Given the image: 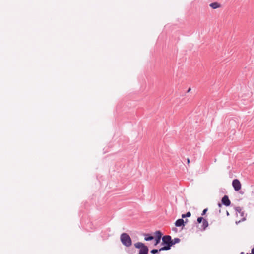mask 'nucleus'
<instances>
[{
  "label": "nucleus",
  "instance_id": "1",
  "mask_svg": "<svg viewBox=\"0 0 254 254\" xmlns=\"http://www.w3.org/2000/svg\"><path fill=\"white\" fill-rule=\"evenodd\" d=\"M120 239L122 243L125 246L129 247L132 245L131 239L128 234L124 233L121 234Z\"/></svg>",
  "mask_w": 254,
  "mask_h": 254
},
{
  "label": "nucleus",
  "instance_id": "2",
  "mask_svg": "<svg viewBox=\"0 0 254 254\" xmlns=\"http://www.w3.org/2000/svg\"><path fill=\"white\" fill-rule=\"evenodd\" d=\"M134 247L136 248L140 249L139 254H148V248L143 243L137 242L134 244Z\"/></svg>",
  "mask_w": 254,
  "mask_h": 254
},
{
  "label": "nucleus",
  "instance_id": "3",
  "mask_svg": "<svg viewBox=\"0 0 254 254\" xmlns=\"http://www.w3.org/2000/svg\"><path fill=\"white\" fill-rule=\"evenodd\" d=\"M180 241V239L178 238H174L173 240H171V243L169 246H164L161 248L159 251L168 250L170 249L171 247L176 243H179Z\"/></svg>",
  "mask_w": 254,
  "mask_h": 254
},
{
  "label": "nucleus",
  "instance_id": "4",
  "mask_svg": "<svg viewBox=\"0 0 254 254\" xmlns=\"http://www.w3.org/2000/svg\"><path fill=\"white\" fill-rule=\"evenodd\" d=\"M232 186L236 191H238L241 188V184L238 179H234L232 182Z\"/></svg>",
  "mask_w": 254,
  "mask_h": 254
},
{
  "label": "nucleus",
  "instance_id": "5",
  "mask_svg": "<svg viewBox=\"0 0 254 254\" xmlns=\"http://www.w3.org/2000/svg\"><path fill=\"white\" fill-rule=\"evenodd\" d=\"M163 244H166L169 246L171 243V237L169 235H165L162 237Z\"/></svg>",
  "mask_w": 254,
  "mask_h": 254
},
{
  "label": "nucleus",
  "instance_id": "6",
  "mask_svg": "<svg viewBox=\"0 0 254 254\" xmlns=\"http://www.w3.org/2000/svg\"><path fill=\"white\" fill-rule=\"evenodd\" d=\"M222 203L226 206H228L230 205L231 202L227 195H225L222 199Z\"/></svg>",
  "mask_w": 254,
  "mask_h": 254
},
{
  "label": "nucleus",
  "instance_id": "7",
  "mask_svg": "<svg viewBox=\"0 0 254 254\" xmlns=\"http://www.w3.org/2000/svg\"><path fill=\"white\" fill-rule=\"evenodd\" d=\"M184 221L183 219H179L175 222V226L177 227H181L184 225Z\"/></svg>",
  "mask_w": 254,
  "mask_h": 254
},
{
  "label": "nucleus",
  "instance_id": "8",
  "mask_svg": "<svg viewBox=\"0 0 254 254\" xmlns=\"http://www.w3.org/2000/svg\"><path fill=\"white\" fill-rule=\"evenodd\" d=\"M210 6L213 9H216L219 8L221 5L218 2H213L210 4Z\"/></svg>",
  "mask_w": 254,
  "mask_h": 254
},
{
  "label": "nucleus",
  "instance_id": "9",
  "mask_svg": "<svg viewBox=\"0 0 254 254\" xmlns=\"http://www.w3.org/2000/svg\"><path fill=\"white\" fill-rule=\"evenodd\" d=\"M208 226V223L206 219H203L202 221V228L203 230H205V229Z\"/></svg>",
  "mask_w": 254,
  "mask_h": 254
},
{
  "label": "nucleus",
  "instance_id": "10",
  "mask_svg": "<svg viewBox=\"0 0 254 254\" xmlns=\"http://www.w3.org/2000/svg\"><path fill=\"white\" fill-rule=\"evenodd\" d=\"M154 239V237L152 236H150L149 234H146L145 237V241H151Z\"/></svg>",
  "mask_w": 254,
  "mask_h": 254
},
{
  "label": "nucleus",
  "instance_id": "11",
  "mask_svg": "<svg viewBox=\"0 0 254 254\" xmlns=\"http://www.w3.org/2000/svg\"><path fill=\"white\" fill-rule=\"evenodd\" d=\"M156 238H160L162 237V233L160 231H156L155 233Z\"/></svg>",
  "mask_w": 254,
  "mask_h": 254
},
{
  "label": "nucleus",
  "instance_id": "12",
  "mask_svg": "<svg viewBox=\"0 0 254 254\" xmlns=\"http://www.w3.org/2000/svg\"><path fill=\"white\" fill-rule=\"evenodd\" d=\"M191 216V213L190 212H188L186 214H183L182 215V217L183 218L185 217H189Z\"/></svg>",
  "mask_w": 254,
  "mask_h": 254
},
{
  "label": "nucleus",
  "instance_id": "13",
  "mask_svg": "<svg viewBox=\"0 0 254 254\" xmlns=\"http://www.w3.org/2000/svg\"><path fill=\"white\" fill-rule=\"evenodd\" d=\"M158 251H160L159 250H158L157 249H153L151 251V253L153 254H155L158 252Z\"/></svg>",
  "mask_w": 254,
  "mask_h": 254
},
{
  "label": "nucleus",
  "instance_id": "14",
  "mask_svg": "<svg viewBox=\"0 0 254 254\" xmlns=\"http://www.w3.org/2000/svg\"><path fill=\"white\" fill-rule=\"evenodd\" d=\"M160 240H161V239L159 238H155V246L160 243Z\"/></svg>",
  "mask_w": 254,
  "mask_h": 254
},
{
  "label": "nucleus",
  "instance_id": "15",
  "mask_svg": "<svg viewBox=\"0 0 254 254\" xmlns=\"http://www.w3.org/2000/svg\"><path fill=\"white\" fill-rule=\"evenodd\" d=\"M203 219H204L203 218L200 217L197 218V221L198 223H200L201 222L203 221Z\"/></svg>",
  "mask_w": 254,
  "mask_h": 254
},
{
  "label": "nucleus",
  "instance_id": "16",
  "mask_svg": "<svg viewBox=\"0 0 254 254\" xmlns=\"http://www.w3.org/2000/svg\"><path fill=\"white\" fill-rule=\"evenodd\" d=\"M207 211V208L204 209L203 210V211H202V213L201 215H205Z\"/></svg>",
  "mask_w": 254,
  "mask_h": 254
},
{
  "label": "nucleus",
  "instance_id": "17",
  "mask_svg": "<svg viewBox=\"0 0 254 254\" xmlns=\"http://www.w3.org/2000/svg\"><path fill=\"white\" fill-rule=\"evenodd\" d=\"M187 163L189 164L190 163V159L189 158H187Z\"/></svg>",
  "mask_w": 254,
  "mask_h": 254
},
{
  "label": "nucleus",
  "instance_id": "18",
  "mask_svg": "<svg viewBox=\"0 0 254 254\" xmlns=\"http://www.w3.org/2000/svg\"><path fill=\"white\" fill-rule=\"evenodd\" d=\"M218 206L219 207H220L221 206V204L220 203H218Z\"/></svg>",
  "mask_w": 254,
  "mask_h": 254
},
{
  "label": "nucleus",
  "instance_id": "19",
  "mask_svg": "<svg viewBox=\"0 0 254 254\" xmlns=\"http://www.w3.org/2000/svg\"><path fill=\"white\" fill-rule=\"evenodd\" d=\"M240 254H245L244 252H241Z\"/></svg>",
  "mask_w": 254,
  "mask_h": 254
},
{
  "label": "nucleus",
  "instance_id": "20",
  "mask_svg": "<svg viewBox=\"0 0 254 254\" xmlns=\"http://www.w3.org/2000/svg\"><path fill=\"white\" fill-rule=\"evenodd\" d=\"M227 215H229V214L228 212H227Z\"/></svg>",
  "mask_w": 254,
  "mask_h": 254
}]
</instances>
